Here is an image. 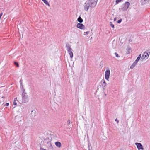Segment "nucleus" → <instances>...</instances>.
Wrapping results in <instances>:
<instances>
[{"label":"nucleus","mask_w":150,"mask_h":150,"mask_svg":"<svg viewBox=\"0 0 150 150\" xmlns=\"http://www.w3.org/2000/svg\"><path fill=\"white\" fill-rule=\"evenodd\" d=\"M42 1L46 4V5L48 6H50V4L46 0H42Z\"/></svg>","instance_id":"a211bd4d"},{"label":"nucleus","mask_w":150,"mask_h":150,"mask_svg":"<svg viewBox=\"0 0 150 150\" xmlns=\"http://www.w3.org/2000/svg\"><path fill=\"white\" fill-rule=\"evenodd\" d=\"M41 150H46V149H43V148H42V149H41Z\"/></svg>","instance_id":"473e14b6"},{"label":"nucleus","mask_w":150,"mask_h":150,"mask_svg":"<svg viewBox=\"0 0 150 150\" xmlns=\"http://www.w3.org/2000/svg\"><path fill=\"white\" fill-rule=\"evenodd\" d=\"M122 1V0H116V2L117 4L120 2H121Z\"/></svg>","instance_id":"b1692460"},{"label":"nucleus","mask_w":150,"mask_h":150,"mask_svg":"<svg viewBox=\"0 0 150 150\" xmlns=\"http://www.w3.org/2000/svg\"><path fill=\"white\" fill-rule=\"evenodd\" d=\"M17 98L16 97V98H15L14 99V100H17Z\"/></svg>","instance_id":"2f4dec72"},{"label":"nucleus","mask_w":150,"mask_h":150,"mask_svg":"<svg viewBox=\"0 0 150 150\" xmlns=\"http://www.w3.org/2000/svg\"><path fill=\"white\" fill-rule=\"evenodd\" d=\"M98 0H89L85 3L84 9L87 11L89 8H92L94 7L96 5Z\"/></svg>","instance_id":"f257e3e1"},{"label":"nucleus","mask_w":150,"mask_h":150,"mask_svg":"<svg viewBox=\"0 0 150 150\" xmlns=\"http://www.w3.org/2000/svg\"><path fill=\"white\" fill-rule=\"evenodd\" d=\"M137 63L135 62H134L133 64L130 66V68L131 69H133L134 67L135 66V65L137 64Z\"/></svg>","instance_id":"ddd939ff"},{"label":"nucleus","mask_w":150,"mask_h":150,"mask_svg":"<svg viewBox=\"0 0 150 150\" xmlns=\"http://www.w3.org/2000/svg\"><path fill=\"white\" fill-rule=\"evenodd\" d=\"M42 1L46 4V5L48 6H50V4L46 0H42Z\"/></svg>","instance_id":"f3484780"},{"label":"nucleus","mask_w":150,"mask_h":150,"mask_svg":"<svg viewBox=\"0 0 150 150\" xmlns=\"http://www.w3.org/2000/svg\"><path fill=\"white\" fill-rule=\"evenodd\" d=\"M71 121L70 120H68L67 121V123L68 125L70 124Z\"/></svg>","instance_id":"a878e982"},{"label":"nucleus","mask_w":150,"mask_h":150,"mask_svg":"<svg viewBox=\"0 0 150 150\" xmlns=\"http://www.w3.org/2000/svg\"><path fill=\"white\" fill-rule=\"evenodd\" d=\"M110 75V71L109 69H108L106 70L105 73V79L109 81V78Z\"/></svg>","instance_id":"39448f33"},{"label":"nucleus","mask_w":150,"mask_h":150,"mask_svg":"<svg viewBox=\"0 0 150 150\" xmlns=\"http://www.w3.org/2000/svg\"><path fill=\"white\" fill-rule=\"evenodd\" d=\"M20 88L22 93H24L25 92V89L24 88L22 82L20 83Z\"/></svg>","instance_id":"9b49d317"},{"label":"nucleus","mask_w":150,"mask_h":150,"mask_svg":"<svg viewBox=\"0 0 150 150\" xmlns=\"http://www.w3.org/2000/svg\"><path fill=\"white\" fill-rule=\"evenodd\" d=\"M13 105H17V103L16 102V100H13Z\"/></svg>","instance_id":"4be33fe9"},{"label":"nucleus","mask_w":150,"mask_h":150,"mask_svg":"<svg viewBox=\"0 0 150 150\" xmlns=\"http://www.w3.org/2000/svg\"><path fill=\"white\" fill-rule=\"evenodd\" d=\"M88 150H91L90 149L89 146H88Z\"/></svg>","instance_id":"72a5a7b5"},{"label":"nucleus","mask_w":150,"mask_h":150,"mask_svg":"<svg viewBox=\"0 0 150 150\" xmlns=\"http://www.w3.org/2000/svg\"><path fill=\"white\" fill-rule=\"evenodd\" d=\"M35 112L36 111L35 110H32L31 111V114L32 115H34L35 116Z\"/></svg>","instance_id":"6ab92c4d"},{"label":"nucleus","mask_w":150,"mask_h":150,"mask_svg":"<svg viewBox=\"0 0 150 150\" xmlns=\"http://www.w3.org/2000/svg\"><path fill=\"white\" fill-rule=\"evenodd\" d=\"M141 57V54H139L138 57H137L136 60L134 62H136V63H137L138 61L140 59V58Z\"/></svg>","instance_id":"dca6fc26"},{"label":"nucleus","mask_w":150,"mask_h":150,"mask_svg":"<svg viewBox=\"0 0 150 150\" xmlns=\"http://www.w3.org/2000/svg\"><path fill=\"white\" fill-rule=\"evenodd\" d=\"M77 28L81 29H85V26L82 23H78L77 25Z\"/></svg>","instance_id":"6e6552de"},{"label":"nucleus","mask_w":150,"mask_h":150,"mask_svg":"<svg viewBox=\"0 0 150 150\" xmlns=\"http://www.w3.org/2000/svg\"><path fill=\"white\" fill-rule=\"evenodd\" d=\"M77 21L81 23L83 22V20L80 16H79L77 18Z\"/></svg>","instance_id":"2eb2a0df"},{"label":"nucleus","mask_w":150,"mask_h":150,"mask_svg":"<svg viewBox=\"0 0 150 150\" xmlns=\"http://www.w3.org/2000/svg\"><path fill=\"white\" fill-rule=\"evenodd\" d=\"M89 33V32L88 31L86 32H85L84 33V35H88Z\"/></svg>","instance_id":"5701e85b"},{"label":"nucleus","mask_w":150,"mask_h":150,"mask_svg":"<svg viewBox=\"0 0 150 150\" xmlns=\"http://www.w3.org/2000/svg\"><path fill=\"white\" fill-rule=\"evenodd\" d=\"M55 144L57 147L59 148L61 146V143L59 142H56L55 143Z\"/></svg>","instance_id":"f8f14e48"},{"label":"nucleus","mask_w":150,"mask_h":150,"mask_svg":"<svg viewBox=\"0 0 150 150\" xmlns=\"http://www.w3.org/2000/svg\"><path fill=\"white\" fill-rule=\"evenodd\" d=\"M14 64L15 65L17 66L18 67H19V64L17 62H14Z\"/></svg>","instance_id":"412c9836"},{"label":"nucleus","mask_w":150,"mask_h":150,"mask_svg":"<svg viewBox=\"0 0 150 150\" xmlns=\"http://www.w3.org/2000/svg\"><path fill=\"white\" fill-rule=\"evenodd\" d=\"M137 63L135 62H134L133 64L130 66V68L131 69H133L134 67L135 66V65L137 64Z\"/></svg>","instance_id":"4468645a"},{"label":"nucleus","mask_w":150,"mask_h":150,"mask_svg":"<svg viewBox=\"0 0 150 150\" xmlns=\"http://www.w3.org/2000/svg\"><path fill=\"white\" fill-rule=\"evenodd\" d=\"M130 5V3L128 2H126L125 3L123 6L121 10L123 11H126Z\"/></svg>","instance_id":"20e7f679"},{"label":"nucleus","mask_w":150,"mask_h":150,"mask_svg":"<svg viewBox=\"0 0 150 150\" xmlns=\"http://www.w3.org/2000/svg\"><path fill=\"white\" fill-rule=\"evenodd\" d=\"M122 21V19H120L119 20L117 21V23H120Z\"/></svg>","instance_id":"393cba45"},{"label":"nucleus","mask_w":150,"mask_h":150,"mask_svg":"<svg viewBox=\"0 0 150 150\" xmlns=\"http://www.w3.org/2000/svg\"><path fill=\"white\" fill-rule=\"evenodd\" d=\"M66 47L68 53L70 55V57L72 58L73 57V53L72 52V49L70 47L69 45V44H67L66 45Z\"/></svg>","instance_id":"7ed1b4c3"},{"label":"nucleus","mask_w":150,"mask_h":150,"mask_svg":"<svg viewBox=\"0 0 150 150\" xmlns=\"http://www.w3.org/2000/svg\"><path fill=\"white\" fill-rule=\"evenodd\" d=\"M2 98H4V97H2Z\"/></svg>","instance_id":"c9c22d12"},{"label":"nucleus","mask_w":150,"mask_h":150,"mask_svg":"<svg viewBox=\"0 0 150 150\" xmlns=\"http://www.w3.org/2000/svg\"><path fill=\"white\" fill-rule=\"evenodd\" d=\"M150 54V52H144L142 56V59H147L148 58Z\"/></svg>","instance_id":"423d86ee"},{"label":"nucleus","mask_w":150,"mask_h":150,"mask_svg":"<svg viewBox=\"0 0 150 150\" xmlns=\"http://www.w3.org/2000/svg\"><path fill=\"white\" fill-rule=\"evenodd\" d=\"M115 121H116L117 122V123H118L119 122V120H117V119H115Z\"/></svg>","instance_id":"c85d7f7f"},{"label":"nucleus","mask_w":150,"mask_h":150,"mask_svg":"<svg viewBox=\"0 0 150 150\" xmlns=\"http://www.w3.org/2000/svg\"><path fill=\"white\" fill-rule=\"evenodd\" d=\"M128 50H129V51L128 52V53H130V51H131V49L130 48H129Z\"/></svg>","instance_id":"c756f323"},{"label":"nucleus","mask_w":150,"mask_h":150,"mask_svg":"<svg viewBox=\"0 0 150 150\" xmlns=\"http://www.w3.org/2000/svg\"><path fill=\"white\" fill-rule=\"evenodd\" d=\"M22 102L24 103H26L28 101L29 98L26 92L22 93Z\"/></svg>","instance_id":"f03ea898"},{"label":"nucleus","mask_w":150,"mask_h":150,"mask_svg":"<svg viewBox=\"0 0 150 150\" xmlns=\"http://www.w3.org/2000/svg\"><path fill=\"white\" fill-rule=\"evenodd\" d=\"M115 54L116 57H119L118 54L117 53L115 52Z\"/></svg>","instance_id":"bb28decb"},{"label":"nucleus","mask_w":150,"mask_h":150,"mask_svg":"<svg viewBox=\"0 0 150 150\" xmlns=\"http://www.w3.org/2000/svg\"><path fill=\"white\" fill-rule=\"evenodd\" d=\"M110 25L112 27L114 28V25L112 24V23L111 22H110Z\"/></svg>","instance_id":"aec40b11"},{"label":"nucleus","mask_w":150,"mask_h":150,"mask_svg":"<svg viewBox=\"0 0 150 150\" xmlns=\"http://www.w3.org/2000/svg\"><path fill=\"white\" fill-rule=\"evenodd\" d=\"M116 18H114V21H115V20H116Z\"/></svg>","instance_id":"f704fd0d"},{"label":"nucleus","mask_w":150,"mask_h":150,"mask_svg":"<svg viewBox=\"0 0 150 150\" xmlns=\"http://www.w3.org/2000/svg\"><path fill=\"white\" fill-rule=\"evenodd\" d=\"M9 105V103H6L5 104V106H8Z\"/></svg>","instance_id":"cd10ccee"},{"label":"nucleus","mask_w":150,"mask_h":150,"mask_svg":"<svg viewBox=\"0 0 150 150\" xmlns=\"http://www.w3.org/2000/svg\"><path fill=\"white\" fill-rule=\"evenodd\" d=\"M141 5H143L146 4L150 3V0H141Z\"/></svg>","instance_id":"1a4fd4ad"},{"label":"nucleus","mask_w":150,"mask_h":150,"mask_svg":"<svg viewBox=\"0 0 150 150\" xmlns=\"http://www.w3.org/2000/svg\"><path fill=\"white\" fill-rule=\"evenodd\" d=\"M103 80V82L101 86L102 89L104 90H105V87L107 85V84L105 82V81L103 80V79L101 81L102 82Z\"/></svg>","instance_id":"9d476101"},{"label":"nucleus","mask_w":150,"mask_h":150,"mask_svg":"<svg viewBox=\"0 0 150 150\" xmlns=\"http://www.w3.org/2000/svg\"><path fill=\"white\" fill-rule=\"evenodd\" d=\"M3 15V13H1L0 14V18H1V16H2Z\"/></svg>","instance_id":"7c9ffc66"},{"label":"nucleus","mask_w":150,"mask_h":150,"mask_svg":"<svg viewBox=\"0 0 150 150\" xmlns=\"http://www.w3.org/2000/svg\"><path fill=\"white\" fill-rule=\"evenodd\" d=\"M135 145L136 146L138 150H144V148L141 143H136Z\"/></svg>","instance_id":"0eeeda50"}]
</instances>
